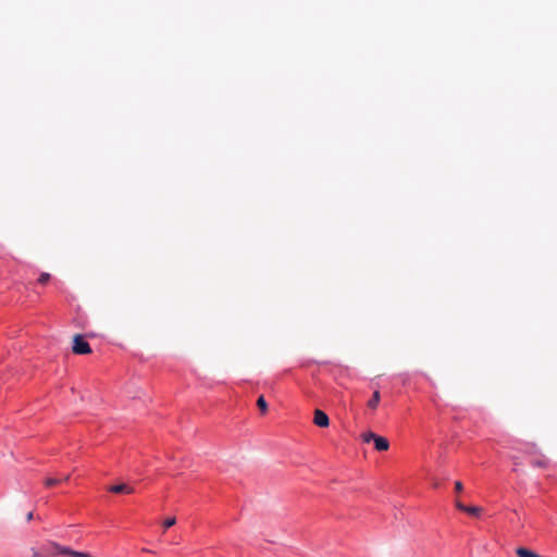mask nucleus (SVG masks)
<instances>
[{"label":"nucleus","mask_w":557,"mask_h":557,"mask_svg":"<svg viewBox=\"0 0 557 557\" xmlns=\"http://www.w3.org/2000/svg\"><path fill=\"white\" fill-rule=\"evenodd\" d=\"M362 440L366 443L374 442V447L379 451H385L389 447L388 441L380 435L374 434L373 432H368L362 434Z\"/></svg>","instance_id":"obj_1"},{"label":"nucleus","mask_w":557,"mask_h":557,"mask_svg":"<svg viewBox=\"0 0 557 557\" xmlns=\"http://www.w3.org/2000/svg\"><path fill=\"white\" fill-rule=\"evenodd\" d=\"M49 546H51L54 549L53 552H50V554H52V555L61 554V555H67V556H71V557H91L90 554H88V553L76 552V550H73V549H71L69 547L61 546V545H59L58 543H54V542H50Z\"/></svg>","instance_id":"obj_2"},{"label":"nucleus","mask_w":557,"mask_h":557,"mask_svg":"<svg viewBox=\"0 0 557 557\" xmlns=\"http://www.w3.org/2000/svg\"><path fill=\"white\" fill-rule=\"evenodd\" d=\"M73 352L77 355H86L91 352L89 344L85 341L83 335H75L73 339Z\"/></svg>","instance_id":"obj_3"},{"label":"nucleus","mask_w":557,"mask_h":557,"mask_svg":"<svg viewBox=\"0 0 557 557\" xmlns=\"http://www.w3.org/2000/svg\"><path fill=\"white\" fill-rule=\"evenodd\" d=\"M313 422L315 425H318L320 428H326L330 424V419L324 411H322L320 409H315Z\"/></svg>","instance_id":"obj_4"},{"label":"nucleus","mask_w":557,"mask_h":557,"mask_svg":"<svg viewBox=\"0 0 557 557\" xmlns=\"http://www.w3.org/2000/svg\"><path fill=\"white\" fill-rule=\"evenodd\" d=\"M109 491L111 493H115V494H120V493L132 494L134 492V488L131 485L122 483V484H116V485L110 486Z\"/></svg>","instance_id":"obj_5"},{"label":"nucleus","mask_w":557,"mask_h":557,"mask_svg":"<svg viewBox=\"0 0 557 557\" xmlns=\"http://www.w3.org/2000/svg\"><path fill=\"white\" fill-rule=\"evenodd\" d=\"M381 395L379 391H375L372 398L368 401V407L375 410L380 404Z\"/></svg>","instance_id":"obj_6"},{"label":"nucleus","mask_w":557,"mask_h":557,"mask_svg":"<svg viewBox=\"0 0 557 557\" xmlns=\"http://www.w3.org/2000/svg\"><path fill=\"white\" fill-rule=\"evenodd\" d=\"M516 554L519 556V557H540L539 554L528 549V548H524V547H519L516 549Z\"/></svg>","instance_id":"obj_7"},{"label":"nucleus","mask_w":557,"mask_h":557,"mask_svg":"<svg viewBox=\"0 0 557 557\" xmlns=\"http://www.w3.org/2000/svg\"><path fill=\"white\" fill-rule=\"evenodd\" d=\"M483 509L481 507H478V506H467L465 512L471 515V516H475V517H479L481 513H482Z\"/></svg>","instance_id":"obj_8"},{"label":"nucleus","mask_w":557,"mask_h":557,"mask_svg":"<svg viewBox=\"0 0 557 557\" xmlns=\"http://www.w3.org/2000/svg\"><path fill=\"white\" fill-rule=\"evenodd\" d=\"M257 406H258V408L260 409V411H261L262 413H265V412H267V410H268V404H267V401H265V399H264V397H263L262 395L258 398V400H257Z\"/></svg>","instance_id":"obj_9"},{"label":"nucleus","mask_w":557,"mask_h":557,"mask_svg":"<svg viewBox=\"0 0 557 557\" xmlns=\"http://www.w3.org/2000/svg\"><path fill=\"white\" fill-rule=\"evenodd\" d=\"M45 550H46V554L37 552V550H33L32 557H46V555H51L50 552H53L54 549L51 546H49V544H48Z\"/></svg>","instance_id":"obj_10"},{"label":"nucleus","mask_w":557,"mask_h":557,"mask_svg":"<svg viewBox=\"0 0 557 557\" xmlns=\"http://www.w3.org/2000/svg\"><path fill=\"white\" fill-rule=\"evenodd\" d=\"M49 280H50V274H49V273L44 272V273H41V274L39 275V277H38V283L44 285V284L48 283V281H49Z\"/></svg>","instance_id":"obj_11"},{"label":"nucleus","mask_w":557,"mask_h":557,"mask_svg":"<svg viewBox=\"0 0 557 557\" xmlns=\"http://www.w3.org/2000/svg\"><path fill=\"white\" fill-rule=\"evenodd\" d=\"M176 523V519L174 517L166 518L163 522L164 528H171Z\"/></svg>","instance_id":"obj_12"},{"label":"nucleus","mask_w":557,"mask_h":557,"mask_svg":"<svg viewBox=\"0 0 557 557\" xmlns=\"http://www.w3.org/2000/svg\"><path fill=\"white\" fill-rule=\"evenodd\" d=\"M58 483H60V480L59 479H54V478H48L45 481V485L48 486V487L57 485Z\"/></svg>","instance_id":"obj_13"},{"label":"nucleus","mask_w":557,"mask_h":557,"mask_svg":"<svg viewBox=\"0 0 557 557\" xmlns=\"http://www.w3.org/2000/svg\"><path fill=\"white\" fill-rule=\"evenodd\" d=\"M462 490H463L462 483L460 481H456L455 482V491H456V493H460V492H462Z\"/></svg>","instance_id":"obj_14"},{"label":"nucleus","mask_w":557,"mask_h":557,"mask_svg":"<svg viewBox=\"0 0 557 557\" xmlns=\"http://www.w3.org/2000/svg\"><path fill=\"white\" fill-rule=\"evenodd\" d=\"M455 505H456V508H457V509H459L460 511H463V512H465V510H466V508H467V506H466V505H463V504H462L461 502H459V500H456Z\"/></svg>","instance_id":"obj_15"},{"label":"nucleus","mask_w":557,"mask_h":557,"mask_svg":"<svg viewBox=\"0 0 557 557\" xmlns=\"http://www.w3.org/2000/svg\"><path fill=\"white\" fill-rule=\"evenodd\" d=\"M26 519H27V521H30L32 519H34V513L32 511L28 512L26 516Z\"/></svg>","instance_id":"obj_16"},{"label":"nucleus","mask_w":557,"mask_h":557,"mask_svg":"<svg viewBox=\"0 0 557 557\" xmlns=\"http://www.w3.org/2000/svg\"><path fill=\"white\" fill-rule=\"evenodd\" d=\"M69 480H70V475L67 474V475L63 476V478L60 480V482H61V481L66 482V481H69Z\"/></svg>","instance_id":"obj_17"},{"label":"nucleus","mask_w":557,"mask_h":557,"mask_svg":"<svg viewBox=\"0 0 557 557\" xmlns=\"http://www.w3.org/2000/svg\"><path fill=\"white\" fill-rule=\"evenodd\" d=\"M535 465L542 467L544 463L542 461H537Z\"/></svg>","instance_id":"obj_18"}]
</instances>
